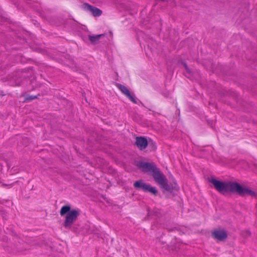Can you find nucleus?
Returning <instances> with one entry per match:
<instances>
[{
	"label": "nucleus",
	"mask_w": 257,
	"mask_h": 257,
	"mask_svg": "<svg viewBox=\"0 0 257 257\" xmlns=\"http://www.w3.org/2000/svg\"><path fill=\"white\" fill-rule=\"evenodd\" d=\"M134 187L137 189L141 190L144 192L150 193L155 196L158 194V190L155 187L145 183L142 180L136 181L134 184Z\"/></svg>",
	"instance_id": "20e7f679"
},
{
	"label": "nucleus",
	"mask_w": 257,
	"mask_h": 257,
	"mask_svg": "<svg viewBox=\"0 0 257 257\" xmlns=\"http://www.w3.org/2000/svg\"><path fill=\"white\" fill-rule=\"evenodd\" d=\"M248 233H249V235H250V233L249 232H248Z\"/></svg>",
	"instance_id": "2eb2a0df"
},
{
	"label": "nucleus",
	"mask_w": 257,
	"mask_h": 257,
	"mask_svg": "<svg viewBox=\"0 0 257 257\" xmlns=\"http://www.w3.org/2000/svg\"><path fill=\"white\" fill-rule=\"evenodd\" d=\"M116 86L117 88L125 95L131 101L137 104V102L134 97L130 92V90L124 85L120 83H116Z\"/></svg>",
	"instance_id": "423d86ee"
},
{
	"label": "nucleus",
	"mask_w": 257,
	"mask_h": 257,
	"mask_svg": "<svg viewBox=\"0 0 257 257\" xmlns=\"http://www.w3.org/2000/svg\"><path fill=\"white\" fill-rule=\"evenodd\" d=\"M3 186H7V184H3Z\"/></svg>",
	"instance_id": "4468645a"
},
{
	"label": "nucleus",
	"mask_w": 257,
	"mask_h": 257,
	"mask_svg": "<svg viewBox=\"0 0 257 257\" xmlns=\"http://www.w3.org/2000/svg\"><path fill=\"white\" fill-rule=\"evenodd\" d=\"M212 237L217 241L225 240L228 236L227 231L224 229H215L211 231Z\"/></svg>",
	"instance_id": "39448f33"
},
{
	"label": "nucleus",
	"mask_w": 257,
	"mask_h": 257,
	"mask_svg": "<svg viewBox=\"0 0 257 257\" xmlns=\"http://www.w3.org/2000/svg\"><path fill=\"white\" fill-rule=\"evenodd\" d=\"M135 145L142 151L147 148L148 142L147 139L144 137H137L136 138Z\"/></svg>",
	"instance_id": "0eeeda50"
},
{
	"label": "nucleus",
	"mask_w": 257,
	"mask_h": 257,
	"mask_svg": "<svg viewBox=\"0 0 257 257\" xmlns=\"http://www.w3.org/2000/svg\"><path fill=\"white\" fill-rule=\"evenodd\" d=\"M37 98H38V95L33 96V95H27L26 96L25 99L26 101H30L34 99H37Z\"/></svg>",
	"instance_id": "9d476101"
},
{
	"label": "nucleus",
	"mask_w": 257,
	"mask_h": 257,
	"mask_svg": "<svg viewBox=\"0 0 257 257\" xmlns=\"http://www.w3.org/2000/svg\"><path fill=\"white\" fill-rule=\"evenodd\" d=\"M208 181L213 185L217 191L223 195L230 193H236L242 197L246 195L251 197H257V193L255 192L236 182L222 181L213 178H209Z\"/></svg>",
	"instance_id": "f257e3e1"
},
{
	"label": "nucleus",
	"mask_w": 257,
	"mask_h": 257,
	"mask_svg": "<svg viewBox=\"0 0 257 257\" xmlns=\"http://www.w3.org/2000/svg\"><path fill=\"white\" fill-rule=\"evenodd\" d=\"M104 35L103 34L96 35H88V39L92 44H94L97 43L99 39L101 37L104 36Z\"/></svg>",
	"instance_id": "1a4fd4ad"
},
{
	"label": "nucleus",
	"mask_w": 257,
	"mask_h": 257,
	"mask_svg": "<svg viewBox=\"0 0 257 257\" xmlns=\"http://www.w3.org/2000/svg\"><path fill=\"white\" fill-rule=\"evenodd\" d=\"M85 8L90 12L94 17H99L102 14V11L98 8L92 6L87 3L84 4Z\"/></svg>",
	"instance_id": "6e6552de"
},
{
	"label": "nucleus",
	"mask_w": 257,
	"mask_h": 257,
	"mask_svg": "<svg viewBox=\"0 0 257 257\" xmlns=\"http://www.w3.org/2000/svg\"><path fill=\"white\" fill-rule=\"evenodd\" d=\"M136 166L143 172L151 174L156 183L162 189L169 192L176 190L177 183L174 182L173 184H168L166 176L157 168L154 163L139 161L137 163Z\"/></svg>",
	"instance_id": "f03ea898"
},
{
	"label": "nucleus",
	"mask_w": 257,
	"mask_h": 257,
	"mask_svg": "<svg viewBox=\"0 0 257 257\" xmlns=\"http://www.w3.org/2000/svg\"><path fill=\"white\" fill-rule=\"evenodd\" d=\"M173 230H174V229H168V231H170V232L172 231Z\"/></svg>",
	"instance_id": "ddd939ff"
},
{
	"label": "nucleus",
	"mask_w": 257,
	"mask_h": 257,
	"mask_svg": "<svg viewBox=\"0 0 257 257\" xmlns=\"http://www.w3.org/2000/svg\"><path fill=\"white\" fill-rule=\"evenodd\" d=\"M187 71V72L188 73H191V70H190V69L189 68V67H188L187 68L185 69Z\"/></svg>",
	"instance_id": "f8f14e48"
},
{
	"label": "nucleus",
	"mask_w": 257,
	"mask_h": 257,
	"mask_svg": "<svg viewBox=\"0 0 257 257\" xmlns=\"http://www.w3.org/2000/svg\"><path fill=\"white\" fill-rule=\"evenodd\" d=\"M183 66H184V67L185 69L187 68L188 66H187V64H186L185 62H183Z\"/></svg>",
	"instance_id": "9b49d317"
},
{
	"label": "nucleus",
	"mask_w": 257,
	"mask_h": 257,
	"mask_svg": "<svg viewBox=\"0 0 257 257\" xmlns=\"http://www.w3.org/2000/svg\"><path fill=\"white\" fill-rule=\"evenodd\" d=\"M60 214L61 216L66 214L63 226L65 228H69L77 219L80 213L76 209L71 210V207L69 205H64L61 207Z\"/></svg>",
	"instance_id": "7ed1b4c3"
}]
</instances>
